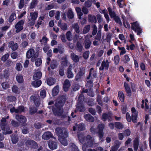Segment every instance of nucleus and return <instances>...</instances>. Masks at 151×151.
<instances>
[{"instance_id": "54", "label": "nucleus", "mask_w": 151, "mask_h": 151, "mask_svg": "<svg viewBox=\"0 0 151 151\" xmlns=\"http://www.w3.org/2000/svg\"><path fill=\"white\" fill-rule=\"evenodd\" d=\"M97 32V28L96 26L95 25H94L93 26V32L92 34L93 35H95L96 34Z\"/></svg>"}, {"instance_id": "58", "label": "nucleus", "mask_w": 151, "mask_h": 151, "mask_svg": "<svg viewBox=\"0 0 151 151\" xmlns=\"http://www.w3.org/2000/svg\"><path fill=\"white\" fill-rule=\"evenodd\" d=\"M22 66L20 63H18L16 64V69L18 71H20L22 69Z\"/></svg>"}, {"instance_id": "56", "label": "nucleus", "mask_w": 151, "mask_h": 151, "mask_svg": "<svg viewBox=\"0 0 151 151\" xmlns=\"http://www.w3.org/2000/svg\"><path fill=\"white\" fill-rule=\"evenodd\" d=\"M117 3L120 7H123L124 4V0H118Z\"/></svg>"}, {"instance_id": "27", "label": "nucleus", "mask_w": 151, "mask_h": 151, "mask_svg": "<svg viewBox=\"0 0 151 151\" xmlns=\"http://www.w3.org/2000/svg\"><path fill=\"white\" fill-rule=\"evenodd\" d=\"M58 25L61 27L62 29L65 30L67 29V24L65 23H61V21H59L58 23Z\"/></svg>"}, {"instance_id": "52", "label": "nucleus", "mask_w": 151, "mask_h": 151, "mask_svg": "<svg viewBox=\"0 0 151 151\" xmlns=\"http://www.w3.org/2000/svg\"><path fill=\"white\" fill-rule=\"evenodd\" d=\"M90 28V25H89L86 26L84 28L83 32L84 34L87 33L89 30Z\"/></svg>"}, {"instance_id": "29", "label": "nucleus", "mask_w": 151, "mask_h": 151, "mask_svg": "<svg viewBox=\"0 0 151 151\" xmlns=\"http://www.w3.org/2000/svg\"><path fill=\"white\" fill-rule=\"evenodd\" d=\"M112 115V113L111 112L109 113L108 114H104L102 116V120L104 121H105L107 118H108L110 121H111V119H110L111 118L110 116Z\"/></svg>"}, {"instance_id": "43", "label": "nucleus", "mask_w": 151, "mask_h": 151, "mask_svg": "<svg viewBox=\"0 0 151 151\" xmlns=\"http://www.w3.org/2000/svg\"><path fill=\"white\" fill-rule=\"evenodd\" d=\"M44 18L45 17L44 16H41L39 18L37 22V24L38 25L42 24L43 23V20ZM39 27V26H38V27Z\"/></svg>"}, {"instance_id": "3", "label": "nucleus", "mask_w": 151, "mask_h": 151, "mask_svg": "<svg viewBox=\"0 0 151 151\" xmlns=\"http://www.w3.org/2000/svg\"><path fill=\"white\" fill-rule=\"evenodd\" d=\"M6 118H3L0 121V127H1L2 129L4 131L3 133L4 134H9L12 133V132L11 131H8L9 127L6 126Z\"/></svg>"}, {"instance_id": "7", "label": "nucleus", "mask_w": 151, "mask_h": 151, "mask_svg": "<svg viewBox=\"0 0 151 151\" xmlns=\"http://www.w3.org/2000/svg\"><path fill=\"white\" fill-rule=\"evenodd\" d=\"M132 26V29L137 33V35H139L141 33V29L137 22L133 23Z\"/></svg>"}, {"instance_id": "41", "label": "nucleus", "mask_w": 151, "mask_h": 151, "mask_svg": "<svg viewBox=\"0 0 151 151\" xmlns=\"http://www.w3.org/2000/svg\"><path fill=\"white\" fill-rule=\"evenodd\" d=\"M58 65L57 62L55 60L52 61L51 63L50 67L52 69L55 68Z\"/></svg>"}, {"instance_id": "14", "label": "nucleus", "mask_w": 151, "mask_h": 151, "mask_svg": "<svg viewBox=\"0 0 151 151\" xmlns=\"http://www.w3.org/2000/svg\"><path fill=\"white\" fill-rule=\"evenodd\" d=\"M49 147L52 150L55 149L57 148L56 143L52 140H50L48 143Z\"/></svg>"}, {"instance_id": "38", "label": "nucleus", "mask_w": 151, "mask_h": 151, "mask_svg": "<svg viewBox=\"0 0 151 151\" xmlns=\"http://www.w3.org/2000/svg\"><path fill=\"white\" fill-rule=\"evenodd\" d=\"M92 75L94 77H95L96 76V73L95 71L93 70V68H91L90 71L89 75L88 77V79H89V77Z\"/></svg>"}, {"instance_id": "60", "label": "nucleus", "mask_w": 151, "mask_h": 151, "mask_svg": "<svg viewBox=\"0 0 151 151\" xmlns=\"http://www.w3.org/2000/svg\"><path fill=\"white\" fill-rule=\"evenodd\" d=\"M115 21L117 23H119L120 24H122V23L120 19L118 16H116L114 18Z\"/></svg>"}, {"instance_id": "26", "label": "nucleus", "mask_w": 151, "mask_h": 151, "mask_svg": "<svg viewBox=\"0 0 151 151\" xmlns=\"http://www.w3.org/2000/svg\"><path fill=\"white\" fill-rule=\"evenodd\" d=\"M85 68H82L80 69L79 72L76 76V79L78 80L79 78H78V76H82L84 75L85 72Z\"/></svg>"}, {"instance_id": "6", "label": "nucleus", "mask_w": 151, "mask_h": 151, "mask_svg": "<svg viewBox=\"0 0 151 151\" xmlns=\"http://www.w3.org/2000/svg\"><path fill=\"white\" fill-rule=\"evenodd\" d=\"M38 53L37 52L35 53V50L33 49H30L27 52L26 57L29 59L32 58V60L34 61V60L38 56Z\"/></svg>"}, {"instance_id": "17", "label": "nucleus", "mask_w": 151, "mask_h": 151, "mask_svg": "<svg viewBox=\"0 0 151 151\" xmlns=\"http://www.w3.org/2000/svg\"><path fill=\"white\" fill-rule=\"evenodd\" d=\"M52 110L55 115L59 116H61L63 112V110L62 108H58L56 110L52 109Z\"/></svg>"}, {"instance_id": "25", "label": "nucleus", "mask_w": 151, "mask_h": 151, "mask_svg": "<svg viewBox=\"0 0 151 151\" xmlns=\"http://www.w3.org/2000/svg\"><path fill=\"white\" fill-rule=\"evenodd\" d=\"M69 151H79L77 147L73 143L70 144Z\"/></svg>"}, {"instance_id": "20", "label": "nucleus", "mask_w": 151, "mask_h": 151, "mask_svg": "<svg viewBox=\"0 0 151 151\" xmlns=\"http://www.w3.org/2000/svg\"><path fill=\"white\" fill-rule=\"evenodd\" d=\"M148 101L147 99L142 100V101L141 107L145 109V110H147L148 108Z\"/></svg>"}, {"instance_id": "24", "label": "nucleus", "mask_w": 151, "mask_h": 151, "mask_svg": "<svg viewBox=\"0 0 151 151\" xmlns=\"http://www.w3.org/2000/svg\"><path fill=\"white\" fill-rule=\"evenodd\" d=\"M118 97L120 101L123 102L124 101L125 96L123 92L119 91L118 93Z\"/></svg>"}, {"instance_id": "36", "label": "nucleus", "mask_w": 151, "mask_h": 151, "mask_svg": "<svg viewBox=\"0 0 151 151\" xmlns=\"http://www.w3.org/2000/svg\"><path fill=\"white\" fill-rule=\"evenodd\" d=\"M49 40L48 38L44 36L43 37L42 39L40 40V42L42 45H45L47 44V41Z\"/></svg>"}, {"instance_id": "12", "label": "nucleus", "mask_w": 151, "mask_h": 151, "mask_svg": "<svg viewBox=\"0 0 151 151\" xmlns=\"http://www.w3.org/2000/svg\"><path fill=\"white\" fill-rule=\"evenodd\" d=\"M25 109L22 106L19 107L17 109H16L15 108L13 107L12 108L10 109V111L11 113L15 112L16 113H20L22 111H24Z\"/></svg>"}, {"instance_id": "15", "label": "nucleus", "mask_w": 151, "mask_h": 151, "mask_svg": "<svg viewBox=\"0 0 151 151\" xmlns=\"http://www.w3.org/2000/svg\"><path fill=\"white\" fill-rule=\"evenodd\" d=\"M70 86V81L67 80H66L64 82L63 87L64 90L65 91H67Z\"/></svg>"}, {"instance_id": "8", "label": "nucleus", "mask_w": 151, "mask_h": 151, "mask_svg": "<svg viewBox=\"0 0 151 151\" xmlns=\"http://www.w3.org/2000/svg\"><path fill=\"white\" fill-rule=\"evenodd\" d=\"M24 23V21L21 20L16 24L15 26V27L16 29V32H19L23 29Z\"/></svg>"}, {"instance_id": "45", "label": "nucleus", "mask_w": 151, "mask_h": 151, "mask_svg": "<svg viewBox=\"0 0 151 151\" xmlns=\"http://www.w3.org/2000/svg\"><path fill=\"white\" fill-rule=\"evenodd\" d=\"M116 142L118 144H116V146L115 145L113 147L110 151H116L117 149L119 147L120 143L118 141H117Z\"/></svg>"}, {"instance_id": "34", "label": "nucleus", "mask_w": 151, "mask_h": 151, "mask_svg": "<svg viewBox=\"0 0 151 151\" xmlns=\"http://www.w3.org/2000/svg\"><path fill=\"white\" fill-rule=\"evenodd\" d=\"M59 91V87L58 86H57L54 87L52 91V94L53 96H55L57 95Z\"/></svg>"}, {"instance_id": "10", "label": "nucleus", "mask_w": 151, "mask_h": 151, "mask_svg": "<svg viewBox=\"0 0 151 151\" xmlns=\"http://www.w3.org/2000/svg\"><path fill=\"white\" fill-rule=\"evenodd\" d=\"M26 144L27 147L32 148H35L37 147V144L34 141L31 140H27Z\"/></svg>"}, {"instance_id": "63", "label": "nucleus", "mask_w": 151, "mask_h": 151, "mask_svg": "<svg viewBox=\"0 0 151 151\" xmlns=\"http://www.w3.org/2000/svg\"><path fill=\"white\" fill-rule=\"evenodd\" d=\"M9 55V54L8 53L2 57L1 58L2 60L4 61H5L8 58Z\"/></svg>"}, {"instance_id": "21", "label": "nucleus", "mask_w": 151, "mask_h": 151, "mask_svg": "<svg viewBox=\"0 0 151 151\" xmlns=\"http://www.w3.org/2000/svg\"><path fill=\"white\" fill-rule=\"evenodd\" d=\"M139 145V139L136 137L133 142V147L134 151H137L138 149Z\"/></svg>"}, {"instance_id": "35", "label": "nucleus", "mask_w": 151, "mask_h": 151, "mask_svg": "<svg viewBox=\"0 0 151 151\" xmlns=\"http://www.w3.org/2000/svg\"><path fill=\"white\" fill-rule=\"evenodd\" d=\"M55 82V79L53 78H50L47 81V83L49 86H51L53 85Z\"/></svg>"}, {"instance_id": "33", "label": "nucleus", "mask_w": 151, "mask_h": 151, "mask_svg": "<svg viewBox=\"0 0 151 151\" xmlns=\"http://www.w3.org/2000/svg\"><path fill=\"white\" fill-rule=\"evenodd\" d=\"M84 117L86 120L89 122H93V118L90 114H87L84 115Z\"/></svg>"}, {"instance_id": "62", "label": "nucleus", "mask_w": 151, "mask_h": 151, "mask_svg": "<svg viewBox=\"0 0 151 151\" xmlns=\"http://www.w3.org/2000/svg\"><path fill=\"white\" fill-rule=\"evenodd\" d=\"M75 31L77 33L79 32V27L77 24H76L73 25Z\"/></svg>"}, {"instance_id": "44", "label": "nucleus", "mask_w": 151, "mask_h": 151, "mask_svg": "<svg viewBox=\"0 0 151 151\" xmlns=\"http://www.w3.org/2000/svg\"><path fill=\"white\" fill-rule=\"evenodd\" d=\"M67 16L70 19H72L74 17L73 13L71 9H69L68 11Z\"/></svg>"}, {"instance_id": "13", "label": "nucleus", "mask_w": 151, "mask_h": 151, "mask_svg": "<svg viewBox=\"0 0 151 151\" xmlns=\"http://www.w3.org/2000/svg\"><path fill=\"white\" fill-rule=\"evenodd\" d=\"M15 118L20 123H24L27 121L26 118L24 116L21 115H16Z\"/></svg>"}, {"instance_id": "31", "label": "nucleus", "mask_w": 151, "mask_h": 151, "mask_svg": "<svg viewBox=\"0 0 151 151\" xmlns=\"http://www.w3.org/2000/svg\"><path fill=\"white\" fill-rule=\"evenodd\" d=\"M71 57L72 60L75 62H77L79 61V58L78 56L73 53L71 54Z\"/></svg>"}, {"instance_id": "18", "label": "nucleus", "mask_w": 151, "mask_h": 151, "mask_svg": "<svg viewBox=\"0 0 151 151\" xmlns=\"http://www.w3.org/2000/svg\"><path fill=\"white\" fill-rule=\"evenodd\" d=\"M52 135L49 132H45L42 135V138L44 139L47 140L52 137Z\"/></svg>"}, {"instance_id": "9", "label": "nucleus", "mask_w": 151, "mask_h": 151, "mask_svg": "<svg viewBox=\"0 0 151 151\" xmlns=\"http://www.w3.org/2000/svg\"><path fill=\"white\" fill-rule=\"evenodd\" d=\"M109 66V62L108 60H103L101 64V66L99 68L100 70H103L104 69L107 70Z\"/></svg>"}, {"instance_id": "55", "label": "nucleus", "mask_w": 151, "mask_h": 151, "mask_svg": "<svg viewBox=\"0 0 151 151\" xmlns=\"http://www.w3.org/2000/svg\"><path fill=\"white\" fill-rule=\"evenodd\" d=\"M46 91L45 90H42L40 92V95L42 98H44L46 96Z\"/></svg>"}, {"instance_id": "5", "label": "nucleus", "mask_w": 151, "mask_h": 151, "mask_svg": "<svg viewBox=\"0 0 151 151\" xmlns=\"http://www.w3.org/2000/svg\"><path fill=\"white\" fill-rule=\"evenodd\" d=\"M104 127V125L103 124H99L98 127V131H96V130L94 129L93 127H92L91 129V132L94 134L97 132L98 134V136L100 139L103 136V130Z\"/></svg>"}, {"instance_id": "2", "label": "nucleus", "mask_w": 151, "mask_h": 151, "mask_svg": "<svg viewBox=\"0 0 151 151\" xmlns=\"http://www.w3.org/2000/svg\"><path fill=\"white\" fill-rule=\"evenodd\" d=\"M55 131L59 136L58 139L61 143L64 146L67 145L68 143L65 138L68 137V134L66 129L58 127L56 129Z\"/></svg>"}, {"instance_id": "16", "label": "nucleus", "mask_w": 151, "mask_h": 151, "mask_svg": "<svg viewBox=\"0 0 151 151\" xmlns=\"http://www.w3.org/2000/svg\"><path fill=\"white\" fill-rule=\"evenodd\" d=\"M124 85L126 92L127 93V96H131V91L128 84L126 82H124Z\"/></svg>"}, {"instance_id": "50", "label": "nucleus", "mask_w": 151, "mask_h": 151, "mask_svg": "<svg viewBox=\"0 0 151 151\" xmlns=\"http://www.w3.org/2000/svg\"><path fill=\"white\" fill-rule=\"evenodd\" d=\"M66 36L67 39L68 40H72V34L70 31H68L67 32L66 35Z\"/></svg>"}, {"instance_id": "61", "label": "nucleus", "mask_w": 151, "mask_h": 151, "mask_svg": "<svg viewBox=\"0 0 151 151\" xmlns=\"http://www.w3.org/2000/svg\"><path fill=\"white\" fill-rule=\"evenodd\" d=\"M12 58L14 59L18 58V55L16 52H13L11 55Z\"/></svg>"}, {"instance_id": "1", "label": "nucleus", "mask_w": 151, "mask_h": 151, "mask_svg": "<svg viewBox=\"0 0 151 151\" xmlns=\"http://www.w3.org/2000/svg\"><path fill=\"white\" fill-rule=\"evenodd\" d=\"M78 137L80 142L82 143H84L82 147L83 151H87V147L93 146L94 139L90 135H88L85 138L83 137V134L80 133L78 134Z\"/></svg>"}, {"instance_id": "48", "label": "nucleus", "mask_w": 151, "mask_h": 151, "mask_svg": "<svg viewBox=\"0 0 151 151\" xmlns=\"http://www.w3.org/2000/svg\"><path fill=\"white\" fill-rule=\"evenodd\" d=\"M42 60L40 58H38L35 61V64L36 66H39L41 64Z\"/></svg>"}, {"instance_id": "53", "label": "nucleus", "mask_w": 151, "mask_h": 151, "mask_svg": "<svg viewBox=\"0 0 151 151\" xmlns=\"http://www.w3.org/2000/svg\"><path fill=\"white\" fill-rule=\"evenodd\" d=\"M119 57L118 55H116L114 58V60L116 65H117L119 61Z\"/></svg>"}, {"instance_id": "22", "label": "nucleus", "mask_w": 151, "mask_h": 151, "mask_svg": "<svg viewBox=\"0 0 151 151\" xmlns=\"http://www.w3.org/2000/svg\"><path fill=\"white\" fill-rule=\"evenodd\" d=\"M8 46L9 47H11L12 50H15L17 48L18 45L17 43L14 44L13 41H10L9 43Z\"/></svg>"}, {"instance_id": "4", "label": "nucleus", "mask_w": 151, "mask_h": 151, "mask_svg": "<svg viewBox=\"0 0 151 151\" xmlns=\"http://www.w3.org/2000/svg\"><path fill=\"white\" fill-rule=\"evenodd\" d=\"M38 15L37 12H31L30 13V16L27 17L29 24L30 26H33L35 23V21L37 19Z\"/></svg>"}, {"instance_id": "39", "label": "nucleus", "mask_w": 151, "mask_h": 151, "mask_svg": "<svg viewBox=\"0 0 151 151\" xmlns=\"http://www.w3.org/2000/svg\"><path fill=\"white\" fill-rule=\"evenodd\" d=\"M76 126L79 130H83L85 129V126L83 123H80L78 125H76Z\"/></svg>"}, {"instance_id": "51", "label": "nucleus", "mask_w": 151, "mask_h": 151, "mask_svg": "<svg viewBox=\"0 0 151 151\" xmlns=\"http://www.w3.org/2000/svg\"><path fill=\"white\" fill-rule=\"evenodd\" d=\"M24 0H20L19 4L18 7L19 9H22L24 6L25 4Z\"/></svg>"}, {"instance_id": "28", "label": "nucleus", "mask_w": 151, "mask_h": 151, "mask_svg": "<svg viewBox=\"0 0 151 151\" xmlns=\"http://www.w3.org/2000/svg\"><path fill=\"white\" fill-rule=\"evenodd\" d=\"M88 19L89 21L91 22L96 23L97 21L96 17L94 15H88Z\"/></svg>"}, {"instance_id": "57", "label": "nucleus", "mask_w": 151, "mask_h": 151, "mask_svg": "<svg viewBox=\"0 0 151 151\" xmlns=\"http://www.w3.org/2000/svg\"><path fill=\"white\" fill-rule=\"evenodd\" d=\"M115 127L119 129H122L123 127L122 124L119 122H116L115 124Z\"/></svg>"}, {"instance_id": "42", "label": "nucleus", "mask_w": 151, "mask_h": 151, "mask_svg": "<svg viewBox=\"0 0 151 151\" xmlns=\"http://www.w3.org/2000/svg\"><path fill=\"white\" fill-rule=\"evenodd\" d=\"M16 80L19 83H22L23 81V78L22 76L21 75H18L16 77Z\"/></svg>"}, {"instance_id": "47", "label": "nucleus", "mask_w": 151, "mask_h": 151, "mask_svg": "<svg viewBox=\"0 0 151 151\" xmlns=\"http://www.w3.org/2000/svg\"><path fill=\"white\" fill-rule=\"evenodd\" d=\"M91 42L89 40L86 39L85 42V47L86 48H88L90 47Z\"/></svg>"}, {"instance_id": "32", "label": "nucleus", "mask_w": 151, "mask_h": 151, "mask_svg": "<svg viewBox=\"0 0 151 151\" xmlns=\"http://www.w3.org/2000/svg\"><path fill=\"white\" fill-rule=\"evenodd\" d=\"M108 10L109 12V14L110 16V17L111 18H114L117 16H116V14L115 12L112 10L111 8L110 7H109L108 8Z\"/></svg>"}, {"instance_id": "59", "label": "nucleus", "mask_w": 151, "mask_h": 151, "mask_svg": "<svg viewBox=\"0 0 151 151\" xmlns=\"http://www.w3.org/2000/svg\"><path fill=\"white\" fill-rule=\"evenodd\" d=\"M119 49L121 50V52L120 53V55H122L124 54H125L126 52L125 49L124 47H118Z\"/></svg>"}, {"instance_id": "46", "label": "nucleus", "mask_w": 151, "mask_h": 151, "mask_svg": "<svg viewBox=\"0 0 151 151\" xmlns=\"http://www.w3.org/2000/svg\"><path fill=\"white\" fill-rule=\"evenodd\" d=\"M16 18V14L14 13H13L10 16L9 19V21L10 22H12L14 19H15Z\"/></svg>"}, {"instance_id": "11", "label": "nucleus", "mask_w": 151, "mask_h": 151, "mask_svg": "<svg viewBox=\"0 0 151 151\" xmlns=\"http://www.w3.org/2000/svg\"><path fill=\"white\" fill-rule=\"evenodd\" d=\"M131 111L132 113V121L133 122L135 123L136 122L137 118V112L134 107H132V108Z\"/></svg>"}, {"instance_id": "49", "label": "nucleus", "mask_w": 151, "mask_h": 151, "mask_svg": "<svg viewBox=\"0 0 151 151\" xmlns=\"http://www.w3.org/2000/svg\"><path fill=\"white\" fill-rule=\"evenodd\" d=\"M37 3V0H33L31 3L30 7V8L33 9L35 7V5H36Z\"/></svg>"}, {"instance_id": "37", "label": "nucleus", "mask_w": 151, "mask_h": 151, "mask_svg": "<svg viewBox=\"0 0 151 151\" xmlns=\"http://www.w3.org/2000/svg\"><path fill=\"white\" fill-rule=\"evenodd\" d=\"M42 82L41 81L38 80L37 81H35L32 83V85L35 87H38L41 85Z\"/></svg>"}, {"instance_id": "30", "label": "nucleus", "mask_w": 151, "mask_h": 151, "mask_svg": "<svg viewBox=\"0 0 151 151\" xmlns=\"http://www.w3.org/2000/svg\"><path fill=\"white\" fill-rule=\"evenodd\" d=\"M76 10L78 16V18L81 19V16L83 15V13L81 12V9L79 7H77L76 8Z\"/></svg>"}, {"instance_id": "40", "label": "nucleus", "mask_w": 151, "mask_h": 151, "mask_svg": "<svg viewBox=\"0 0 151 151\" xmlns=\"http://www.w3.org/2000/svg\"><path fill=\"white\" fill-rule=\"evenodd\" d=\"M61 64L64 67L67 65V60L66 57H63L61 60Z\"/></svg>"}, {"instance_id": "23", "label": "nucleus", "mask_w": 151, "mask_h": 151, "mask_svg": "<svg viewBox=\"0 0 151 151\" xmlns=\"http://www.w3.org/2000/svg\"><path fill=\"white\" fill-rule=\"evenodd\" d=\"M42 75L41 72L38 71L35 73L33 76V79L36 80L41 78Z\"/></svg>"}, {"instance_id": "19", "label": "nucleus", "mask_w": 151, "mask_h": 151, "mask_svg": "<svg viewBox=\"0 0 151 151\" xmlns=\"http://www.w3.org/2000/svg\"><path fill=\"white\" fill-rule=\"evenodd\" d=\"M72 68V66L71 65H70L66 73L67 77L69 78H72L74 76V75L71 70Z\"/></svg>"}, {"instance_id": "64", "label": "nucleus", "mask_w": 151, "mask_h": 151, "mask_svg": "<svg viewBox=\"0 0 151 151\" xmlns=\"http://www.w3.org/2000/svg\"><path fill=\"white\" fill-rule=\"evenodd\" d=\"M8 100L10 101H15L16 100V98L14 96H10L8 97Z\"/></svg>"}]
</instances>
